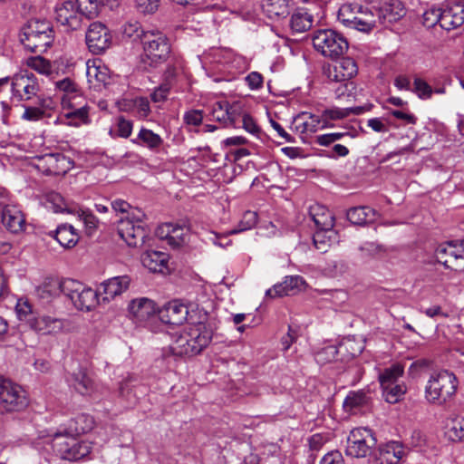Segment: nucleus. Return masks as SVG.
<instances>
[{
  "label": "nucleus",
  "mask_w": 464,
  "mask_h": 464,
  "mask_svg": "<svg viewBox=\"0 0 464 464\" xmlns=\"http://www.w3.org/2000/svg\"><path fill=\"white\" fill-rule=\"evenodd\" d=\"M60 123L78 127L89 122V107L78 84L71 78L60 80Z\"/></svg>",
  "instance_id": "nucleus-1"
},
{
  "label": "nucleus",
  "mask_w": 464,
  "mask_h": 464,
  "mask_svg": "<svg viewBox=\"0 0 464 464\" xmlns=\"http://www.w3.org/2000/svg\"><path fill=\"white\" fill-rule=\"evenodd\" d=\"M142 44L141 63L144 68H157L167 62L171 46L168 37L159 30H140L138 34Z\"/></svg>",
  "instance_id": "nucleus-2"
},
{
  "label": "nucleus",
  "mask_w": 464,
  "mask_h": 464,
  "mask_svg": "<svg viewBox=\"0 0 464 464\" xmlns=\"http://www.w3.org/2000/svg\"><path fill=\"white\" fill-rule=\"evenodd\" d=\"M338 21L346 28L369 34L378 24H385L372 9L359 3H345L339 8Z\"/></svg>",
  "instance_id": "nucleus-3"
},
{
  "label": "nucleus",
  "mask_w": 464,
  "mask_h": 464,
  "mask_svg": "<svg viewBox=\"0 0 464 464\" xmlns=\"http://www.w3.org/2000/svg\"><path fill=\"white\" fill-rule=\"evenodd\" d=\"M20 41L32 53L45 52L54 41V32L49 22L30 20L22 28Z\"/></svg>",
  "instance_id": "nucleus-4"
},
{
  "label": "nucleus",
  "mask_w": 464,
  "mask_h": 464,
  "mask_svg": "<svg viewBox=\"0 0 464 464\" xmlns=\"http://www.w3.org/2000/svg\"><path fill=\"white\" fill-rule=\"evenodd\" d=\"M60 293L80 311H91L99 303V292L81 282L66 278L60 281Z\"/></svg>",
  "instance_id": "nucleus-5"
},
{
  "label": "nucleus",
  "mask_w": 464,
  "mask_h": 464,
  "mask_svg": "<svg viewBox=\"0 0 464 464\" xmlns=\"http://www.w3.org/2000/svg\"><path fill=\"white\" fill-rule=\"evenodd\" d=\"M458 381L451 372L443 370L434 372L426 386L425 394L429 402L442 404L455 392Z\"/></svg>",
  "instance_id": "nucleus-6"
},
{
  "label": "nucleus",
  "mask_w": 464,
  "mask_h": 464,
  "mask_svg": "<svg viewBox=\"0 0 464 464\" xmlns=\"http://www.w3.org/2000/svg\"><path fill=\"white\" fill-rule=\"evenodd\" d=\"M145 214L141 209L130 207L129 214L119 220L118 233L130 246L136 247L144 243L147 237L142 226Z\"/></svg>",
  "instance_id": "nucleus-7"
},
{
  "label": "nucleus",
  "mask_w": 464,
  "mask_h": 464,
  "mask_svg": "<svg viewBox=\"0 0 464 464\" xmlns=\"http://www.w3.org/2000/svg\"><path fill=\"white\" fill-rule=\"evenodd\" d=\"M312 40L314 49L331 59L338 58L348 49L347 40L332 29L315 31Z\"/></svg>",
  "instance_id": "nucleus-8"
},
{
  "label": "nucleus",
  "mask_w": 464,
  "mask_h": 464,
  "mask_svg": "<svg viewBox=\"0 0 464 464\" xmlns=\"http://www.w3.org/2000/svg\"><path fill=\"white\" fill-rule=\"evenodd\" d=\"M376 443L377 440L372 430L355 428L347 438L345 454L352 458H365Z\"/></svg>",
  "instance_id": "nucleus-9"
},
{
  "label": "nucleus",
  "mask_w": 464,
  "mask_h": 464,
  "mask_svg": "<svg viewBox=\"0 0 464 464\" xmlns=\"http://www.w3.org/2000/svg\"><path fill=\"white\" fill-rule=\"evenodd\" d=\"M437 262L446 268L460 271L464 268V240L440 246L435 253Z\"/></svg>",
  "instance_id": "nucleus-10"
},
{
  "label": "nucleus",
  "mask_w": 464,
  "mask_h": 464,
  "mask_svg": "<svg viewBox=\"0 0 464 464\" xmlns=\"http://www.w3.org/2000/svg\"><path fill=\"white\" fill-rule=\"evenodd\" d=\"M60 25L63 33L76 37L82 29V14L72 1H65L60 6Z\"/></svg>",
  "instance_id": "nucleus-11"
},
{
  "label": "nucleus",
  "mask_w": 464,
  "mask_h": 464,
  "mask_svg": "<svg viewBox=\"0 0 464 464\" xmlns=\"http://www.w3.org/2000/svg\"><path fill=\"white\" fill-rule=\"evenodd\" d=\"M85 38L89 50L94 54L102 53L111 44L109 29L100 22L90 24Z\"/></svg>",
  "instance_id": "nucleus-12"
},
{
  "label": "nucleus",
  "mask_w": 464,
  "mask_h": 464,
  "mask_svg": "<svg viewBox=\"0 0 464 464\" xmlns=\"http://www.w3.org/2000/svg\"><path fill=\"white\" fill-rule=\"evenodd\" d=\"M358 72L355 61L350 57H343L334 65L324 67V74L332 82L351 81Z\"/></svg>",
  "instance_id": "nucleus-13"
},
{
  "label": "nucleus",
  "mask_w": 464,
  "mask_h": 464,
  "mask_svg": "<svg viewBox=\"0 0 464 464\" xmlns=\"http://www.w3.org/2000/svg\"><path fill=\"white\" fill-rule=\"evenodd\" d=\"M11 85L12 98L18 102L30 100L38 89L34 75L27 72L15 74Z\"/></svg>",
  "instance_id": "nucleus-14"
},
{
  "label": "nucleus",
  "mask_w": 464,
  "mask_h": 464,
  "mask_svg": "<svg viewBox=\"0 0 464 464\" xmlns=\"http://www.w3.org/2000/svg\"><path fill=\"white\" fill-rule=\"evenodd\" d=\"M373 12L384 24H392L401 19L404 14L403 4L400 0H368Z\"/></svg>",
  "instance_id": "nucleus-15"
},
{
  "label": "nucleus",
  "mask_w": 464,
  "mask_h": 464,
  "mask_svg": "<svg viewBox=\"0 0 464 464\" xmlns=\"http://www.w3.org/2000/svg\"><path fill=\"white\" fill-rule=\"evenodd\" d=\"M408 454L407 448L397 440H391L379 447L372 464H400Z\"/></svg>",
  "instance_id": "nucleus-16"
},
{
  "label": "nucleus",
  "mask_w": 464,
  "mask_h": 464,
  "mask_svg": "<svg viewBox=\"0 0 464 464\" xmlns=\"http://www.w3.org/2000/svg\"><path fill=\"white\" fill-rule=\"evenodd\" d=\"M211 114L213 119L224 127H236L241 115V107L237 103L230 104L226 100L218 101L212 104Z\"/></svg>",
  "instance_id": "nucleus-17"
},
{
  "label": "nucleus",
  "mask_w": 464,
  "mask_h": 464,
  "mask_svg": "<svg viewBox=\"0 0 464 464\" xmlns=\"http://www.w3.org/2000/svg\"><path fill=\"white\" fill-rule=\"evenodd\" d=\"M130 282L131 278L127 275L109 278L100 285L99 295L102 296V302L109 303L127 291Z\"/></svg>",
  "instance_id": "nucleus-18"
},
{
  "label": "nucleus",
  "mask_w": 464,
  "mask_h": 464,
  "mask_svg": "<svg viewBox=\"0 0 464 464\" xmlns=\"http://www.w3.org/2000/svg\"><path fill=\"white\" fill-rule=\"evenodd\" d=\"M188 308L177 300L166 304L160 311L159 316L162 323L170 325H180L188 318Z\"/></svg>",
  "instance_id": "nucleus-19"
},
{
  "label": "nucleus",
  "mask_w": 464,
  "mask_h": 464,
  "mask_svg": "<svg viewBox=\"0 0 464 464\" xmlns=\"http://www.w3.org/2000/svg\"><path fill=\"white\" fill-rule=\"evenodd\" d=\"M187 332L195 354L199 353L203 349H205L212 340V328L204 322H198L190 325Z\"/></svg>",
  "instance_id": "nucleus-20"
},
{
  "label": "nucleus",
  "mask_w": 464,
  "mask_h": 464,
  "mask_svg": "<svg viewBox=\"0 0 464 464\" xmlns=\"http://www.w3.org/2000/svg\"><path fill=\"white\" fill-rule=\"evenodd\" d=\"M0 401L6 404L26 406V392L10 380L0 379Z\"/></svg>",
  "instance_id": "nucleus-21"
},
{
  "label": "nucleus",
  "mask_w": 464,
  "mask_h": 464,
  "mask_svg": "<svg viewBox=\"0 0 464 464\" xmlns=\"http://www.w3.org/2000/svg\"><path fill=\"white\" fill-rule=\"evenodd\" d=\"M60 214H68L82 220L87 229L88 235H91L98 227V218L88 209L81 208L77 204L68 203L60 199Z\"/></svg>",
  "instance_id": "nucleus-22"
},
{
  "label": "nucleus",
  "mask_w": 464,
  "mask_h": 464,
  "mask_svg": "<svg viewBox=\"0 0 464 464\" xmlns=\"http://www.w3.org/2000/svg\"><path fill=\"white\" fill-rule=\"evenodd\" d=\"M322 124L323 121L321 116L303 111L294 118L293 129L302 136V139H304V136L311 135L318 130H322Z\"/></svg>",
  "instance_id": "nucleus-23"
},
{
  "label": "nucleus",
  "mask_w": 464,
  "mask_h": 464,
  "mask_svg": "<svg viewBox=\"0 0 464 464\" xmlns=\"http://www.w3.org/2000/svg\"><path fill=\"white\" fill-rule=\"evenodd\" d=\"M63 448L60 449L62 458L70 461H76L83 459L90 454L91 443L84 440H78L74 438L67 439L62 443Z\"/></svg>",
  "instance_id": "nucleus-24"
},
{
  "label": "nucleus",
  "mask_w": 464,
  "mask_h": 464,
  "mask_svg": "<svg viewBox=\"0 0 464 464\" xmlns=\"http://www.w3.org/2000/svg\"><path fill=\"white\" fill-rule=\"evenodd\" d=\"M464 23V4L453 3L442 9V28L450 31Z\"/></svg>",
  "instance_id": "nucleus-25"
},
{
  "label": "nucleus",
  "mask_w": 464,
  "mask_h": 464,
  "mask_svg": "<svg viewBox=\"0 0 464 464\" xmlns=\"http://www.w3.org/2000/svg\"><path fill=\"white\" fill-rule=\"evenodd\" d=\"M1 219L3 225L12 233H18L24 229L25 219L22 211L15 206L4 207Z\"/></svg>",
  "instance_id": "nucleus-26"
},
{
  "label": "nucleus",
  "mask_w": 464,
  "mask_h": 464,
  "mask_svg": "<svg viewBox=\"0 0 464 464\" xmlns=\"http://www.w3.org/2000/svg\"><path fill=\"white\" fill-rule=\"evenodd\" d=\"M128 311L137 320L144 321L155 314L156 304L150 298L140 297L130 302Z\"/></svg>",
  "instance_id": "nucleus-27"
},
{
  "label": "nucleus",
  "mask_w": 464,
  "mask_h": 464,
  "mask_svg": "<svg viewBox=\"0 0 464 464\" xmlns=\"http://www.w3.org/2000/svg\"><path fill=\"white\" fill-rule=\"evenodd\" d=\"M365 111L363 106H356V107H346V108H331L324 110L322 113V121L323 124L321 129L331 128L333 125L330 123V121H337L344 119L351 114L360 115Z\"/></svg>",
  "instance_id": "nucleus-28"
},
{
  "label": "nucleus",
  "mask_w": 464,
  "mask_h": 464,
  "mask_svg": "<svg viewBox=\"0 0 464 464\" xmlns=\"http://www.w3.org/2000/svg\"><path fill=\"white\" fill-rule=\"evenodd\" d=\"M309 214L317 230L332 231L334 226V218L325 207L322 205L312 206Z\"/></svg>",
  "instance_id": "nucleus-29"
},
{
  "label": "nucleus",
  "mask_w": 464,
  "mask_h": 464,
  "mask_svg": "<svg viewBox=\"0 0 464 464\" xmlns=\"http://www.w3.org/2000/svg\"><path fill=\"white\" fill-rule=\"evenodd\" d=\"M346 217L352 224L364 226L374 222L379 217V213L368 206H362L348 209Z\"/></svg>",
  "instance_id": "nucleus-30"
},
{
  "label": "nucleus",
  "mask_w": 464,
  "mask_h": 464,
  "mask_svg": "<svg viewBox=\"0 0 464 464\" xmlns=\"http://www.w3.org/2000/svg\"><path fill=\"white\" fill-rule=\"evenodd\" d=\"M169 255L165 252L149 250L142 254L141 262L151 272H162L167 266Z\"/></svg>",
  "instance_id": "nucleus-31"
},
{
  "label": "nucleus",
  "mask_w": 464,
  "mask_h": 464,
  "mask_svg": "<svg viewBox=\"0 0 464 464\" xmlns=\"http://www.w3.org/2000/svg\"><path fill=\"white\" fill-rule=\"evenodd\" d=\"M86 75L90 83L97 85L106 84L110 78L107 67L100 60L87 62Z\"/></svg>",
  "instance_id": "nucleus-32"
},
{
  "label": "nucleus",
  "mask_w": 464,
  "mask_h": 464,
  "mask_svg": "<svg viewBox=\"0 0 464 464\" xmlns=\"http://www.w3.org/2000/svg\"><path fill=\"white\" fill-rule=\"evenodd\" d=\"M68 382L82 395H90L94 391L92 380L82 369L78 372L72 373Z\"/></svg>",
  "instance_id": "nucleus-33"
},
{
  "label": "nucleus",
  "mask_w": 464,
  "mask_h": 464,
  "mask_svg": "<svg viewBox=\"0 0 464 464\" xmlns=\"http://www.w3.org/2000/svg\"><path fill=\"white\" fill-rule=\"evenodd\" d=\"M139 383L138 376L132 373H127L120 382L119 395L126 398L127 401L130 403H138V401L132 399L137 396L136 390L140 389Z\"/></svg>",
  "instance_id": "nucleus-34"
},
{
  "label": "nucleus",
  "mask_w": 464,
  "mask_h": 464,
  "mask_svg": "<svg viewBox=\"0 0 464 464\" xmlns=\"http://www.w3.org/2000/svg\"><path fill=\"white\" fill-rule=\"evenodd\" d=\"M262 6L271 19L285 18L289 14V0H263Z\"/></svg>",
  "instance_id": "nucleus-35"
},
{
  "label": "nucleus",
  "mask_w": 464,
  "mask_h": 464,
  "mask_svg": "<svg viewBox=\"0 0 464 464\" xmlns=\"http://www.w3.org/2000/svg\"><path fill=\"white\" fill-rule=\"evenodd\" d=\"M94 425L95 421L92 416L80 414L70 420L68 430L72 436H75L91 431L94 428Z\"/></svg>",
  "instance_id": "nucleus-36"
},
{
  "label": "nucleus",
  "mask_w": 464,
  "mask_h": 464,
  "mask_svg": "<svg viewBox=\"0 0 464 464\" xmlns=\"http://www.w3.org/2000/svg\"><path fill=\"white\" fill-rule=\"evenodd\" d=\"M131 142L137 145L145 146L150 150H157L163 143L161 137L154 133L151 130L141 128L136 139H132Z\"/></svg>",
  "instance_id": "nucleus-37"
},
{
  "label": "nucleus",
  "mask_w": 464,
  "mask_h": 464,
  "mask_svg": "<svg viewBox=\"0 0 464 464\" xmlns=\"http://www.w3.org/2000/svg\"><path fill=\"white\" fill-rule=\"evenodd\" d=\"M170 352L176 356L183 355H196L191 346L190 339L187 330L175 337L174 341L169 345Z\"/></svg>",
  "instance_id": "nucleus-38"
},
{
  "label": "nucleus",
  "mask_w": 464,
  "mask_h": 464,
  "mask_svg": "<svg viewBox=\"0 0 464 464\" xmlns=\"http://www.w3.org/2000/svg\"><path fill=\"white\" fill-rule=\"evenodd\" d=\"M313 25V15L304 9L296 10L291 16L290 26L296 33H303Z\"/></svg>",
  "instance_id": "nucleus-39"
},
{
  "label": "nucleus",
  "mask_w": 464,
  "mask_h": 464,
  "mask_svg": "<svg viewBox=\"0 0 464 464\" xmlns=\"http://www.w3.org/2000/svg\"><path fill=\"white\" fill-rule=\"evenodd\" d=\"M80 236L73 226L67 223L60 224V246L72 248L79 242Z\"/></svg>",
  "instance_id": "nucleus-40"
},
{
  "label": "nucleus",
  "mask_w": 464,
  "mask_h": 464,
  "mask_svg": "<svg viewBox=\"0 0 464 464\" xmlns=\"http://www.w3.org/2000/svg\"><path fill=\"white\" fill-rule=\"evenodd\" d=\"M382 396L387 403L395 404L399 403L406 392V386L404 384H391L382 386Z\"/></svg>",
  "instance_id": "nucleus-41"
},
{
  "label": "nucleus",
  "mask_w": 464,
  "mask_h": 464,
  "mask_svg": "<svg viewBox=\"0 0 464 464\" xmlns=\"http://www.w3.org/2000/svg\"><path fill=\"white\" fill-rule=\"evenodd\" d=\"M334 90L335 99L341 102H352L356 96V85L352 81H343Z\"/></svg>",
  "instance_id": "nucleus-42"
},
{
  "label": "nucleus",
  "mask_w": 464,
  "mask_h": 464,
  "mask_svg": "<svg viewBox=\"0 0 464 464\" xmlns=\"http://www.w3.org/2000/svg\"><path fill=\"white\" fill-rule=\"evenodd\" d=\"M76 5L82 14V15H85L87 18H94L96 17L102 5L103 1L102 0H77Z\"/></svg>",
  "instance_id": "nucleus-43"
},
{
  "label": "nucleus",
  "mask_w": 464,
  "mask_h": 464,
  "mask_svg": "<svg viewBox=\"0 0 464 464\" xmlns=\"http://www.w3.org/2000/svg\"><path fill=\"white\" fill-rule=\"evenodd\" d=\"M160 230H161L160 236L161 237H166L170 244L179 246L181 242L184 241L183 228L173 224H166L160 227Z\"/></svg>",
  "instance_id": "nucleus-44"
},
{
  "label": "nucleus",
  "mask_w": 464,
  "mask_h": 464,
  "mask_svg": "<svg viewBox=\"0 0 464 464\" xmlns=\"http://www.w3.org/2000/svg\"><path fill=\"white\" fill-rule=\"evenodd\" d=\"M403 367L401 364H393L386 368L383 372L379 375L381 386L395 384L397 380L402 376Z\"/></svg>",
  "instance_id": "nucleus-45"
},
{
  "label": "nucleus",
  "mask_w": 464,
  "mask_h": 464,
  "mask_svg": "<svg viewBox=\"0 0 464 464\" xmlns=\"http://www.w3.org/2000/svg\"><path fill=\"white\" fill-rule=\"evenodd\" d=\"M372 396L364 391L350 392L345 397L343 406H363L372 404Z\"/></svg>",
  "instance_id": "nucleus-46"
},
{
  "label": "nucleus",
  "mask_w": 464,
  "mask_h": 464,
  "mask_svg": "<svg viewBox=\"0 0 464 464\" xmlns=\"http://www.w3.org/2000/svg\"><path fill=\"white\" fill-rule=\"evenodd\" d=\"M55 323V318H51L47 315H44L38 318L34 316L28 325L31 329L45 334L51 333L52 330L54 329Z\"/></svg>",
  "instance_id": "nucleus-47"
},
{
  "label": "nucleus",
  "mask_w": 464,
  "mask_h": 464,
  "mask_svg": "<svg viewBox=\"0 0 464 464\" xmlns=\"http://www.w3.org/2000/svg\"><path fill=\"white\" fill-rule=\"evenodd\" d=\"M37 168L45 175H56L58 169V156L47 154L39 159Z\"/></svg>",
  "instance_id": "nucleus-48"
},
{
  "label": "nucleus",
  "mask_w": 464,
  "mask_h": 464,
  "mask_svg": "<svg viewBox=\"0 0 464 464\" xmlns=\"http://www.w3.org/2000/svg\"><path fill=\"white\" fill-rule=\"evenodd\" d=\"M257 223V214L254 211H246L237 227L232 229L229 234H237L254 227Z\"/></svg>",
  "instance_id": "nucleus-49"
},
{
  "label": "nucleus",
  "mask_w": 464,
  "mask_h": 464,
  "mask_svg": "<svg viewBox=\"0 0 464 464\" xmlns=\"http://www.w3.org/2000/svg\"><path fill=\"white\" fill-rule=\"evenodd\" d=\"M283 282L285 284L286 295H295L305 285V281L300 276H285Z\"/></svg>",
  "instance_id": "nucleus-50"
},
{
  "label": "nucleus",
  "mask_w": 464,
  "mask_h": 464,
  "mask_svg": "<svg viewBox=\"0 0 464 464\" xmlns=\"http://www.w3.org/2000/svg\"><path fill=\"white\" fill-rule=\"evenodd\" d=\"M423 25L431 28L440 24L442 28V9L432 7L423 14Z\"/></svg>",
  "instance_id": "nucleus-51"
},
{
  "label": "nucleus",
  "mask_w": 464,
  "mask_h": 464,
  "mask_svg": "<svg viewBox=\"0 0 464 464\" xmlns=\"http://www.w3.org/2000/svg\"><path fill=\"white\" fill-rule=\"evenodd\" d=\"M449 436L452 440H464V419L455 418L450 420L448 424Z\"/></svg>",
  "instance_id": "nucleus-52"
},
{
  "label": "nucleus",
  "mask_w": 464,
  "mask_h": 464,
  "mask_svg": "<svg viewBox=\"0 0 464 464\" xmlns=\"http://www.w3.org/2000/svg\"><path fill=\"white\" fill-rule=\"evenodd\" d=\"M15 313L17 318L20 321H24L29 324L33 317L34 316L33 314L32 306L27 300L19 299L15 305Z\"/></svg>",
  "instance_id": "nucleus-53"
},
{
  "label": "nucleus",
  "mask_w": 464,
  "mask_h": 464,
  "mask_svg": "<svg viewBox=\"0 0 464 464\" xmlns=\"http://www.w3.org/2000/svg\"><path fill=\"white\" fill-rule=\"evenodd\" d=\"M359 250L363 257H376L386 251L385 247L377 242H365Z\"/></svg>",
  "instance_id": "nucleus-54"
},
{
  "label": "nucleus",
  "mask_w": 464,
  "mask_h": 464,
  "mask_svg": "<svg viewBox=\"0 0 464 464\" xmlns=\"http://www.w3.org/2000/svg\"><path fill=\"white\" fill-rule=\"evenodd\" d=\"M160 5V0H134L136 9L144 14H155Z\"/></svg>",
  "instance_id": "nucleus-55"
},
{
  "label": "nucleus",
  "mask_w": 464,
  "mask_h": 464,
  "mask_svg": "<svg viewBox=\"0 0 464 464\" xmlns=\"http://www.w3.org/2000/svg\"><path fill=\"white\" fill-rule=\"evenodd\" d=\"M413 92L420 98V99H429L431 97L433 92L430 85L428 84L424 80L420 78H415L413 82Z\"/></svg>",
  "instance_id": "nucleus-56"
},
{
  "label": "nucleus",
  "mask_w": 464,
  "mask_h": 464,
  "mask_svg": "<svg viewBox=\"0 0 464 464\" xmlns=\"http://www.w3.org/2000/svg\"><path fill=\"white\" fill-rule=\"evenodd\" d=\"M29 64L34 70L40 73L50 75L52 72L51 63L41 56L33 58Z\"/></svg>",
  "instance_id": "nucleus-57"
},
{
  "label": "nucleus",
  "mask_w": 464,
  "mask_h": 464,
  "mask_svg": "<svg viewBox=\"0 0 464 464\" xmlns=\"http://www.w3.org/2000/svg\"><path fill=\"white\" fill-rule=\"evenodd\" d=\"M58 194L54 191L45 193L41 198V204L49 211L53 213L58 212Z\"/></svg>",
  "instance_id": "nucleus-58"
},
{
  "label": "nucleus",
  "mask_w": 464,
  "mask_h": 464,
  "mask_svg": "<svg viewBox=\"0 0 464 464\" xmlns=\"http://www.w3.org/2000/svg\"><path fill=\"white\" fill-rule=\"evenodd\" d=\"M328 231L317 230L313 237L314 245L316 249L321 252H326L327 247L330 246V237H326L325 233Z\"/></svg>",
  "instance_id": "nucleus-59"
},
{
  "label": "nucleus",
  "mask_w": 464,
  "mask_h": 464,
  "mask_svg": "<svg viewBox=\"0 0 464 464\" xmlns=\"http://www.w3.org/2000/svg\"><path fill=\"white\" fill-rule=\"evenodd\" d=\"M239 117H242V127L244 130L250 134L257 136L260 132V128L256 124V121L252 116H250L247 113H243L241 111V115Z\"/></svg>",
  "instance_id": "nucleus-60"
},
{
  "label": "nucleus",
  "mask_w": 464,
  "mask_h": 464,
  "mask_svg": "<svg viewBox=\"0 0 464 464\" xmlns=\"http://www.w3.org/2000/svg\"><path fill=\"white\" fill-rule=\"evenodd\" d=\"M169 90V83L164 82L154 90V92L150 94V98L154 102H161L167 99Z\"/></svg>",
  "instance_id": "nucleus-61"
},
{
  "label": "nucleus",
  "mask_w": 464,
  "mask_h": 464,
  "mask_svg": "<svg viewBox=\"0 0 464 464\" xmlns=\"http://www.w3.org/2000/svg\"><path fill=\"white\" fill-rule=\"evenodd\" d=\"M117 131L120 137L129 138L132 131V122L123 117H120L117 123Z\"/></svg>",
  "instance_id": "nucleus-62"
},
{
  "label": "nucleus",
  "mask_w": 464,
  "mask_h": 464,
  "mask_svg": "<svg viewBox=\"0 0 464 464\" xmlns=\"http://www.w3.org/2000/svg\"><path fill=\"white\" fill-rule=\"evenodd\" d=\"M203 121V112L199 110H191L184 114V121L188 125L198 126Z\"/></svg>",
  "instance_id": "nucleus-63"
},
{
  "label": "nucleus",
  "mask_w": 464,
  "mask_h": 464,
  "mask_svg": "<svg viewBox=\"0 0 464 464\" xmlns=\"http://www.w3.org/2000/svg\"><path fill=\"white\" fill-rule=\"evenodd\" d=\"M320 464H344V460L340 451L332 450L322 458Z\"/></svg>",
  "instance_id": "nucleus-64"
}]
</instances>
